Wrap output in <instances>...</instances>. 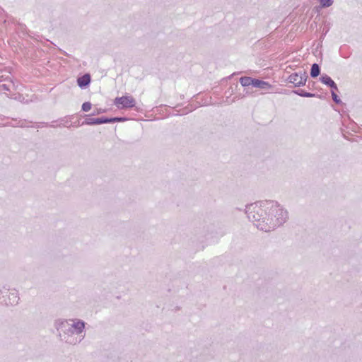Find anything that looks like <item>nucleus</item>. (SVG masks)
<instances>
[{
	"label": "nucleus",
	"mask_w": 362,
	"mask_h": 362,
	"mask_svg": "<svg viewBox=\"0 0 362 362\" xmlns=\"http://www.w3.org/2000/svg\"><path fill=\"white\" fill-rule=\"evenodd\" d=\"M239 85L238 82L233 83L227 90L225 92V95L227 98L230 97L233 95L236 94V90H239Z\"/></svg>",
	"instance_id": "11"
},
{
	"label": "nucleus",
	"mask_w": 362,
	"mask_h": 362,
	"mask_svg": "<svg viewBox=\"0 0 362 362\" xmlns=\"http://www.w3.org/2000/svg\"><path fill=\"white\" fill-rule=\"evenodd\" d=\"M20 298L18 291L15 289L9 290L5 287L0 290V302L7 305L18 304Z\"/></svg>",
	"instance_id": "3"
},
{
	"label": "nucleus",
	"mask_w": 362,
	"mask_h": 362,
	"mask_svg": "<svg viewBox=\"0 0 362 362\" xmlns=\"http://www.w3.org/2000/svg\"><path fill=\"white\" fill-rule=\"evenodd\" d=\"M320 4L323 7H327L332 5V0H319Z\"/></svg>",
	"instance_id": "17"
},
{
	"label": "nucleus",
	"mask_w": 362,
	"mask_h": 362,
	"mask_svg": "<svg viewBox=\"0 0 362 362\" xmlns=\"http://www.w3.org/2000/svg\"><path fill=\"white\" fill-rule=\"evenodd\" d=\"M91 107L92 104L90 102H85L82 105L81 110L83 112H88L91 109Z\"/></svg>",
	"instance_id": "16"
},
{
	"label": "nucleus",
	"mask_w": 362,
	"mask_h": 362,
	"mask_svg": "<svg viewBox=\"0 0 362 362\" xmlns=\"http://www.w3.org/2000/svg\"><path fill=\"white\" fill-rule=\"evenodd\" d=\"M250 84L255 88H258L264 90H267L271 88V86L267 82L258 79L250 80Z\"/></svg>",
	"instance_id": "10"
},
{
	"label": "nucleus",
	"mask_w": 362,
	"mask_h": 362,
	"mask_svg": "<svg viewBox=\"0 0 362 362\" xmlns=\"http://www.w3.org/2000/svg\"><path fill=\"white\" fill-rule=\"evenodd\" d=\"M320 74V68L317 64H313L310 71V76L313 78L318 76Z\"/></svg>",
	"instance_id": "14"
},
{
	"label": "nucleus",
	"mask_w": 362,
	"mask_h": 362,
	"mask_svg": "<svg viewBox=\"0 0 362 362\" xmlns=\"http://www.w3.org/2000/svg\"><path fill=\"white\" fill-rule=\"evenodd\" d=\"M70 322L69 320H64V319H57L54 322V327L57 329V330L59 332V337L61 339L62 334H65L69 332V330L68 329V325Z\"/></svg>",
	"instance_id": "7"
},
{
	"label": "nucleus",
	"mask_w": 362,
	"mask_h": 362,
	"mask_svg": "<svg viewBox=\"0 0 362 362\" xmlns=\"http://www.w3.org/2000/svg\"><path fill=\"white\" fill-rule=\"evenodd\" d=\"M335 91H337L336 90L333 89L332 90V99L336 102V103H339V99L338 98V96L337 95V93H335Z\"/></svg>",
	"instance_id": "20"
},
{
	"label": "nucleus",
	"mask_w": 362,
	"mask_h": 362,
	"mask_svg": "<svg viewBox=\"0 0 362 362\" xmlns=\"http://www.w3.org/2000/svg\"><path fill=\"white\" fill-rule=\"evenodd\" d=\"M70 322L69 320H64V319H57L54 322V327L57 329V330L59 332V337L61 339L62 334H65L69 332V330L68 329V325Z\"/></svg>",
	"instance_id": "6"
},
{
	"label": "nucleus",
	"mask_w": 362,
	"mask_h": 362,
	"mask_svg": "<svg viewBox=\"0 0 362 362\" xmlns=\"http://www.w3.org/2000/svg\"><path fill=\"white\" fill-rule=\"evenodd\" d=\"M114 105L119 109L132 108L135 107L136 101L132 95H124L115 98Z\"/></svg>",
	"instance_id": "4"
},
{
	"label": "nucleus",
	"mask_w": 362,
	"mask_h": 362,
	"mask_svg": "<svg viewBox=\"0 0 362 362\" xmlns=\"http://www.w3.org/2000/svg\"><path fill=\"white\" fill-rule=\"evenodd\" d=\"M321 81L329 86V87H331L333 89L337 90L338 88H337V86L336 85V83H334V81L328 76H322L321 78Z\"/></svg>",
	"instance_id": "12"
},
{
	"label": "nucleus",
	"mask_w": 362,
	"mask_h": 362,
	"mask_svg": "<svg viewBox=\"0 0 362 362\" xmlns=\"http://www.w3.org/2000/svg\"><path fill=\"white\" fill-rule=\"evenodd\" d=\"M2 88H3L4 90H9L8 86L6 85H5V84L2 85Z\"/></svg>",
	"instance_id": "23"
},
{
	"label": "nucleus",
	"mask_w": 362,
	"mask_h": 362,
	"mask_svg": "<svg viewBox=\"0 0 362 362\" xmlns=\"http://www.w3.org/2000/svg\"><path fill=\"white\" fill-rule=\"evenodd\" d=\"M235 97L233 98L232 101H235V99L237 98L238 97H239V95H241V93H239V95H238L237 94H235Z\"/></svg>",
	"instance_id": "24"
},
{
	"label": "nucleus",
	"mask_w": 362,
	"mask_h": 362,
	"mask_svg": "<svg viewBox=\"0 0 362 362\" xmlns=\"http://www.w3.org/2000/svg\"><path fill=\"white\" fill-rule=\"evenodd\" d=\"M14 122H15V123L11 124L10 125L12 127H28L26 120H19V121L14 120Z\"/></svg>",
	"instance_id": "15"
},
{
	"label": "nucleus",
	"mask_w": 362,
	"mask_h": 362,
	"mask_svg": "<svg viewBox=\"0 0 362 362\" xmlns=\"http://www.w3.org/2000/svg\"><path fill=\"white\" fill-rule=\"evenodd\" d=\"M254 209V221L257 227L264 231H269L274 228L278 223L274 221L272 215L279 211L276 208L269 207L268 204L258 206L255 204Z\"/></svg>",
	"instance_id": "1"
},
{
	"label": "nucleus",
	"mask_w": 362,
	"mask_h": 362,
	"mask_svg": "<svg viewBox=\"0 0 362 362\" xmlns=\"http://www.w3.org/2000/svg\"><path fill=\"white\" fill-rule=\"evenodd\" d=\"M90 76L89 74H85L82 76L78 78L77 84L81 88H86L90 83Z\"/></svg>",
	"instance_id": "8"
},
{
	"label": "nucleus",
	"mask_w": 362,
	"mask_h": 362,
	"mask_svg": "<svg viewBox=\"0 0 362 362\" xmlns=\"http://www.w3.org/2000/svg\"><path fill=\"white\" fill-rule=\"evenodd\" d=\"M307 76L305 72L293 73L288 77L289 82L293 83L296 86H300L305 83Z\"/></svg>",
	"instance_id": "5"
},
{
	"label": "nucleus",
	"mask_w": 362,
	"mask_h": 362,
	"mask_svg": "<svg viewBox=\"0 0 362 362\" xmlns=\"http://www.w3.org/2000/svg\"><path fill=\"white\" fill-rule=\"evenodd\" d=\"M88 117L82 122V125H98L104 124V117H89L90 115H86Z\"/></svg>",
	"instance_id": "9"
},
{
	"label": "nucleus",
	"mask_w": 362,
	"mask_h": 362,
	"mask_svg": "<svg viewBox=\"0 0 362 362\" xmlns=\"http://www.w3.org/2000/svg\"><path fill=\"white\" fill-rule=\"evenodd\" d=\"M114 119H115V122H123V121L127 120V119L125 117H114Z\"/></svg>",
	"instance_id": "22"
},
{
	"label": "nucleus",
	"mask_w": 362,
	"mask_h": 362,
	"mask_svg": "<svg viewBox=\"0 0 362 362\" xmlns=\"http://www.w3.org/2000/svg\"><path fill=\"white\" fill-rule=\"evenodd\" d=\"M297 93L303 97H313L315 95L313 93H307L303 90H300V92H297Z\"/></svg>",
	"instance_id": "18"
},
{
	"label": "nucleus",
	"mask_w": 362,
	"mask_h": 362,
	"mask_svg": "<svg viewBox=\"0 0 362 362\" xmlns=\"http://www.w3.org/2000/svg\"><path fill=\"white\" fill-rule=\"evenodd\" d=\"M105 112H106L105 109L97 108L96 110H94V112L91 114V115H99L101 113H104Z\"/></svg>",
	"instance_id": "19"
},
{
	"label": "nucleus",
	"mask_w": 362,
	"mask_h": 362,
	"mask_svg": "<svg viewBox=\"0 0 362 362\" xmlns=\"http://www.w3.org/2000/svg\"><path fill=\"white\" fill-rule=\"evenodd\" d=\"M86 322L80 319H70L68 325L69 332L61 335V340L72 345L80 343L85 337L84 332Z\"/></svg>",
	"instance_id": "2"
},
{
	"label": "nucleus",
	"mask_w": 362,
	"mask_h": 362,
	"mask_svg": "<svg viewBox=\"0 0 362 362\" xmlns=\"http://www.w3.org/2000/svg\"><path fill=\"white\" fill-rule=\"evenodd\" d=\"M115 123L114 117H104V124Z\"/></svg>",
	"instance_id": "21"
},
{
	"label": "nucleus",
	"mask_w": 362,
	"mask_h": 362,
	"mask_svg": "<svg viewBox=\"0 0 362 362\" xmlns=\"http://www.w3.org/2000/svg\"><path fill=\"white\" fill-rule=\"evenodd\" d=\"M240 86H239V90L243 88L246 90V87L249 86V76H244L240 78Z\"/></svg>",
	"instance_id": "13"
}]
</instances>
